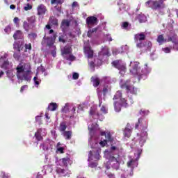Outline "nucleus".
I'll return each mask as SVG.
<instances>
[{
    "label": "nucleus",
    "mask_w": 178,
    "mask_h": 178,
    "mask_svg": "<svg viewBox=\"0 0 178 178\" xmlns=\"http://www.w3.org/2000/svg\"><path fill=\"white\" fill-rule=\"evenodd\" d=\"M41 133H42V129L41 128L38 129L35 133V138L37 141H42V140H44V138H42V136H41Z\"/></svg>",
    "instance_id": "obj_16"
},
{
    "label": "nucleus",
    "mask_w": 178,
    "mask_h": 178,
    "mask_svg": "<svg viewBox=\"0 0 178 178\" xmlns=\"http://www.w3.org/2000/svg\"><path fill=\"white\" fill-rule=\"evenodd\" d=\"M157 42H159V45H162L163 42H166V39L163 37V35H159L156 40Z\"/></svg>",
    "instance_id": "obj_26"
},
{
    "label": "nucleus",
    "mask_w": 178,
    "mask_h": 178,
    "mask_svg": "<svg viewBox=\"0 0 178 178\" xmlns=\"http://www.w3.org/2000/svg\"><path fill=\"white\" fill-rule=\"evenodd\" d=\"M24 10H31V9H33V6L30 5L29 3L26 4V6L24 8Z\"/></svg>",
    "instance_id": "obj_45"
},
{
    "label": "nucleus",
    "mask_w": 178,
    "mask_h": 178,
    "mask_svg": "<svg viewBox=\"0 0 178 178\" xmlns=\"http://www.w3.org/2000/svg\"><path fill=\"white\" fill-rule=\"evenodd\" d=\"M98 23V18L95 16H90L86 18V24L88 26H95Z\"/></svg>",
    "instance_id": "obj_8"
},
{
    "label": "nucleus",
    "mask_w": 178,
    "mask_h": 178,
    "mask_svg": "<svg viewBox=\"0 0 178 178\" xmlns=\"http://www.w3.org/2000/svg\"><path fill=\"white\" fill-rule=\"evenodd\" d=\"M61 54L62 55H70V54H72V47H65L61 51Z\"/></svg>",
    "instance_id": "obj_21"
},
{
    "label": "nucleus",
    "mask_w": 178,
    "mask_h": 178,
    "mask_svg": "<svg viewBox=\"0 0 178 178\" xmlns=\"http://www.w3.org/2000/svg\"><path fill=\"white\" fill-rule=\"evenodd\" d=\"M58 41L60 42H62L63 44H65V42H66V40L65 39V35H60L58 37Z\"/></svg>",
    "instance_id": "obj_41"
},
{
    "label": "nucleus",
    "mask_w": 178,
    "mask_h": 178,
    "mask_svg": "<svg viewBox=\"0 0 178 178\" xmlns=\"http://www.w3.org/2000/svg\"><path fill=\"white\" fill-rule=\"evenodd\" d=\"M90 168H97V166H98V163H95V162H92L89 164Z\"/></svg>",
    "instance_id": "obj_48"
},
{
    "label": "nucleus",
    "mask_w": 178,
    "mask_h": 178,
    "mask_svg": "<svg viewBox=\"0 0 178 178\" xmlns=\"http://www.w3.org/2000/svg\"><path fill=\"white\" fill-rule=\"evenodd\" d=\"M122 106H123L118 102H114V109L115 112H120L122 111Z\"/></svg>",
    "instance_id": "obj_25"
},
{
    "label": "nucleus",
    "mask_w": 178,
    "mask_h": 178,
    "mask_svg": "<svg viewBox=\"0 0 178 178\" xmlns=\"http://www.w3.org/2000/svg\"><path fill=\"white\" fill-rule=\"evenodd\" d=\"M60 161L65 168L73 163V161L70 159V154H67V156L60 159Z\"/></svg>",
    "instance_id": "obj_7"
},
{
    "label": "nucleus",
    "mask_w": 178,
    "mask_h": 178,
    "mask_svg": "<svg viewBox=\"0 0 178 178\" xmlns=\"http://www.w3.org/2000/svg\"><path fill=\"white\" fill-rule=\"evenodd\" d=\"M119 151V148H118V147L116 146H113L111 145V151Z\"/></svg>",
    "instance_id": "obj_55"
},
{
    "label": "nucleus",
    "mask_w": 178,
    "mask_h": 178,
    "mask_svg": "<svg viewBox=\"0 0 178 178\" xmlns=\"http://www.w3.org/2000/svg\"><path fill=\"white\" fill-rule=\"evenodd\" d=\"M27 87V85H24L23 86L21 87L20 89V92H23V91H24V89Z\"/></svg>",
    "instance_id": "obj_62"
},
{
    "label": "nucleus",
    "mask_w": 178,
    "mask_h": 178,
    "mask_svg": "<svg viewBox=\"0 0 178 178\" xmlns=\"http://www.w3.org/2000/svg\"><path fill=\"white\" fill-rule=\"evenodd\" d=\"M51 5H54V3H56V5H62L63 3V0H51Z\"/></svg>",
    "instance_id": "obj_37"
},
{
    "label": "nucleus",
    "mask_w": 178,
    "mask_h": 178,
    "mask_svg": "<svg viewBox=\"0 0 178 178\" xmlns=\"http://www.w3.org/2000/svg\"><path fill=\"white\" fill-rule=\"evenodd\" d=\"M102 54L104 56H111V53H109V49L107 47H104L102 51Z\"/></svg>",
    "instance_id": "obj_31"
},
{
    "label": "nucleus",
    "mask_w": 178,
    "mask_h": 178,
    "mask_svg": "<svg viewBox=\"0 0 178 178\" xmlns=\"http://www.w3.org/2000/svg\"><path fill=\"white\" fill-rule=\"evenodd\" d=\"M111 64L113 65V66L115 67V69H118L119 66L120 65V63H119V60H115L113 61Z\"/></svg>",
    "instance_id": "obj_39"
},
{
    "label": "nucleus",
    "mask_w": 178,
    "mask_h": 178,
    "mask_svg": "<svg viewBox=\"0 0 178 178\" xmlns=\"http://www.w3.org/2000/svg\"><path fill=\"white\" fill-rule=\"evenodd\" d=\"M13 58H15V59H16V60H19V59H20V54H19L17 53H14Z\"/></svg>",
    "instance_id": "obj_50"
},
{
    "label": "nucleus",
    "mask_w": 178,
    "mask_h": 178,
    "mask_svg": "<svg viewBox=\"0 0 178 178\" xmlns=\"http://www.w3.org/2000/svg\"><path fill=\"white\" fill-rule=\"evenodd\" d=\"M89 66L91 69H93V70H95V63H94V61H90L89 63Z\"/></svg>",
    "instance_id": "obj_46"
},
{
    "label": "nucleus",
    "mask_w": 178,
    "mask_h": 178,
    "mask_svg": "<svg viewBox=\"0 0 178 178\" xmlns=\"http://www.w3.org/2000/svg\"><path fill=\"white\" fill-rule=\"evenodd\" d=\"M31 72V70L25 71L22 75V79H19L18 80H25L26 81H29V80H30V78H29V73Z\"/></svg>",
    "instance_id": "obj_20"
},
{
    "label": "nucleus",
    "mask_w": 178,
    "mask_h": 178,
    "mask_svg": "<svg viewBox=\"0 0 178 178\" xmlns=\"http://www.w3.org/2000/svg\"><path fill=\"white\" fill-rule=\"evenodd\" d=\"M164 52H165V54H170V49L169 47H165L164 49Z\"/></svg>",
    "instance_id": "obj_57"
},
{
    "label": "nucleus",
    "mask_w": 178,
    "mask_h": 178,
    "mask_svg": "<svg viewBox=\"0 0 178 178\" xmlns=\"http://www.w3.org/2000/svg\"><path fill=\"white\" fill-rule=\"evenodd\" d=\"M90 115H91V116L94 115L95 114V111H94V109L91 108L89 111Z\"/></svg>",
    "instance_id": "obj_58"
},
{
    "label": "nucleus",
    "mask_w": 178,
    "mask_h": 178,
    "mask_svg": "<svg viewBox=\"0 0 178 178\" xmlns=\"http://www.w3.org/2000/svg\"><path fill=\"white\" fill-rule=\"evenodd\" d=\"M67 60H70L71 62H73L74 60H76V56H74L73 54H70L69 56L66 58Z\"/></svg>",
    "instance_id": "obj_40"
},
{
    "label": "nucleus",
    "mask_w": 178,
    "mask_h": 178,
    "mask_svg": "<svg viewBox=\"0 0 178 178\" xmlns=\"http://www.w3.org/2000/svg\"><path fill=\"white\" fill-rule=\"evenodd\" d=\"M6 75L9 78L15 77V75L13 74V70H8L6 72Z\"/></svg>",
    "instance_id": "obj_36"
},
{
    "label": "nucleus",
    "mask_w": 178,
    "mask_h": 178,
    "mask_svg": "<svg viewBox=\"0 0 178 178\" xmlns=\"http://www.w3.org/2000/svg\"><path fill=\"white\" fill-rule=\"evenodd\" d=\"M25 49H28L29 51H31V49H32L31 43L25 44Z\"/></svg>",
    "instance_id": "obj_47"
},
{
    "label": "nucleus",
    "mask_w": 178,
    "mask_h": 178,
    "mask_svg": "<svg viewBox=\"0 0 178 178\" xmlns=\"http://www.w3.org/2000/svg\"><path fill=\"white\" fill-rule=\"evenodd\" d=\"M97 31H98V28L90 29L87 33V36L89 37V38H91L92 37V34H94V33H97Z\"/></svg>",
    "instance_id": "obj_28"
},
{
    "label": "nucleus",
    "mask_w": 178,
    "mask_h": 178,
    "mask_svg": "<svg viewBox=\"0 0 178 178\" xmlns=\"http://www.w3.org/2000/svg\"><path fill=\"white\" fill-rule=\"evenodd\" d=\"M49 24H51V26H58L59 24V21L56 17L51 16L49 19Z\"/></svg>",
    "instance_id": "obj_14"
},
{
    "label": "nucleus",
    "mask_w": 178,
    "mask_h": 178,
    "mask_svg": "<svg viewBox=\"0 0 178 178\" xmlns=\"http://www.w3.org/2000/svg\"><path fill=\"white\" fill-rule=\"evenodd\" d=\"M138 70H140L138 63H135L132 68L130 70V73L132 74H138Z\"/></svg>",
    "instance_id": "obj_17"
},
{
    "label": "nucleus",
    "mask_w": 178,
    "mask_h": 178,
    "mask_svg": "<svg viewBox=\"0 0 178 178\" xmlns=\"http://www.w3.org/2000/svg\"><path fill=\"white\" fill-rule=\"evenodd\" d=\"M65 170L63 168H58L56 169V172L59 175H65Z\"/></svg>",
    "instance_id": "obj_43"
},
{
    "label": "nucleus",
    "mask_w": 178,
    "mask_h": 178,
    "mask_svg": "<svg viewBox=\"0 0 178 178\" xmlns=\"http://www.w3.org/2000/svg\"><path fill=\"white\" fill-rule=\"evenodd\" d=\"M14 23H15V24H17V23H19V17H15L13 19Z\"/></svg>",
    "instance_id": "obj_60"
},
{
    "label": "nucleus",
    "mask_w": 178,
    "mask_h": 178,
    "mask_svg": "<svg viewBox=\"0 0 178 178\" xmlns=\"http://www.w3.org/2000/svg\"><path fill=\"white\" fill-rule=\"evenodd\" d=\"M122 90H126L127 94L137 95L138 90L134 86L130 84V81H127L120 85Z\"/></svg>",
    "instance_id": "obj_2"
},
{
    "label": "nucleus",
    "mask_w": 178,
    "mask_h": 178,
    "mask_svg": "<svg viewBox=\"0 0 178 178\" xmlns=\"http://www.w3.org/2000/svg\"><path fill=\"white\" fill-rule=\"evenodd\" d=\"M122 98V91L118 90L115 93V95L113 97V99H120Z\"/></svg>",
    "instance_id": "obj_35"
},
{
    "label": "nucleus",
    "mask_w": 178,
    "mask_h": 178,
    "mask_svg": "<svg viewBox=\"0 0 178 178\" xmlns=\"http://www.w3.org/2000/svg\"><path fill=\"white\" fill-rule=\"evenodd\" d=\"M29 38H33V40H35L37 38V33H31L29 34Z\"/></svg>",
    "instance_id": "obj_44"
},
{
    "label": "nucleus",
    "mask_w": 178,
    "mask_h": 178,
    "mask_svg": "<svg viewBox=\"0 0 178 178\" xmlns=\"http://www.w3.org/2000/svg\"><path fill=\"white\" fill-rule=\"evenodd\" d=\"M137 19L138 20L139 23H145L147 17H145L144 15H139L137 17Z\"/></svg>",
    "instance_id": "obj_29"
},
{
    "label": "nucleus",
    "mask_w": 178,
    "mask_h": 178,
    "mask_svg": "<svg viewBox=\"0 0 178 178\" xmlns=\"http://www.w3.org/2000/svg\"><path fill=\"white\" fill-rule=\"evenodd\" d=\"M147 8H151L153 10H158L165 8V3H161L159 0H148L145 2Z\"/></svg>",
    "instance_id": "obj_1"
},
{
    "label": "nucleus",
    "mask_w": 178,
    "mask_h": 178,
    "mask_svg": "<svg viewBox=\"0 0 178 178\" xmlns=\"http://www.w3.org/2000/svg\"><path fill=\"white\" fill-rule=\"evenodd\" d=\"M177 35H176V34L172 35V37H169L168 39V42L171 41V42H173V44L175 42H177Z\"/></svg>",
    "instance_id": "obj_33"
},
{
    "label": "nucleus",
    "mask_w": 178,
    "mask_h": 178,
    "mask_svg": "<svg viewBox=\"0 0 178 178\" xmlns=\"http://www.w3.org/2000/svg\"><path fill=\"white\" fill-rule=\"evenodd\" d=\"M138 165V161L136 159H131L129 161L127 162V166L128 168H132V169H134L135 166H137Z\"/></svg>",
    "instance_id": "obj_15"
},
{
    "label": "nucleus",
    "mask_w": 178,
    "mask_h": 178,
    "mask_svg": "<svg viewBox=\"0 0 178 178\" xmlns=\"http://www.w3.org/2000/svg\"><path fill=\"white\" fill-rule=\"evenodd\" d=\"M108 177H109V178H115V175H113L112 173L108 174Z\"/></svg>",
    "instance_id": "obj_63"
},
{
    "label": "nucleus",
    "mask_w": 178,
    "mask_h": 178,
    "mask_svg": "<svg viewBox=\"0 0 178 178\" xmlns=\"http://www.w3.org/2000/svg\"><path fill=\"white\" fill-rule=\"evenodd\" d=\"M51 55H52V56H53L54 58H56V51L52 50L51 52Z\"/></svg>",
    "instance_id": "obj_59"
},
{
    "label": "nucleus",
    "mask_w": 178,
    "mask_h": 178,
    "mask_svg": "<svg viewBox=\"0 0 178 178\" xmlns=\"http://www.w3.org/2000/svg\"><path fill=\"white\" fill-rule=\"evenodd\" d=\"M92 157V151H90L88 154V158L89 159H91Z\"/></svg>",
    "instance_id": "obj_64"
},
{
    "label": "nucleus",
    "mask_w": 178,
    "mask_h": 178,
    "mask_svg": "<svg viewBox=\"0 0 178 178\" xmlns=\"http://www.w3.org/2000/svg\"><path fill=\"white\" fill-rule=\"evenodd\" d=\"M51 147V140L46 139L43 143H41L40 145V149H42V151H48Z\"/></svg>",
    "instance_id": "obj_9"
},
{
    "label": "nucleus",
    "mask_w": 178,
    "mask_h": 178,
    "mask_svg": "<svg viewBox=\"0 0 178 178\" xmlns=\"http://www.w3.org/2000/svg\"><path fill=\"white\" fill-rule=\"evenodd\" d=\"M13 49L17 51V52H20V51H22V45L17 42H15L13 44Z\"/></svg>",
    "instance_id": "obj_34"
},
{
    "label": "nucleus",
    "mask_w": 178,
    "mask_h": 178,
    "mask_svg": "<svg viewBox=\"0 0 178 178\" xmlns=\"http://www.w3.org/2000/svg\"><path fill=\"white\" fill-rule=\"evenodd\" d=\"M23 27H24L25 31H29V30H30V29H33V26L26 21L24 22Z\"/></svg>",
    "instance_id": "obj_30"
},
{
    "label": "nucleus",
    "mask_w": 178,
    "mask_h": 178,
    "mask_svg": "<svg viewBox=\"0 0 178 178\" xmlns=\"http://www.w3.org/2000/svg\"><path fill=\"white\" fill-rule=\"evenodd\" d=\"M122 27V29H127V27H129V22H123Z\"/></svg>",
    "instance_id": "obj_53"
},
{
    "label": "nucleus",
    "mask_w": 178,
    "mask_h": 178,
    "mask_svg": "<svg viewBox=\"0 0 178 178\" xmlns=\"http://www.w3.org/2000/svg\"><path fill=\"white\" fill-rule=\"evenodd\" d=\"M106 140L108 141V143H112L113 141V138H112V135L110 132H106Z\"/></svg>",
    "instance_id": "obj_32"
},
{
    "label": "nucleus",
    "mask_w": 178,
    "mask_h": 178,
    "mask_svg": "<svg viewBox=\"0 0 178 178\" xmlns=\"http://www.w3.org/2000/svg\"><path fill=\"white\" fill-rule=\"evenodd\" d=\"M72 79L74 80H77V79H79V73L74 72L73 74H72Z\"/></svg>",
    "instance_id": "obj_51"
},
{
    "label": "nucleus",
    "mask_w": 178,
    "mask_h": 178,
    "mask_svg": "<svg viewBox=\"0 0 178 178\" xmlns=\"http://www.w3.org/2000/svg\"><path fill=\"white\" fill-rule=\"evenodd\" d=\"M65 148L63 147H58L57 149V151H59L60 154H64L65 151H64Z\"/></svg>",
    "instance_id": "obj_56"
},
{
    "label": "nucleus",
    "mask_w": 178,
    "mask_h": 178,
    "mask_svg": "<svg viewBox=\"0 0 178 178\" xmlns=\"http://www.w3.org/2000/svg\"><path fill=\"white\" fill-rule=\"evenodd\" d=\"M38 16H42L47 13V7L44 4H40L37 8Z\"/></svg>",
    "instance_id": "obj_11"
},
{
    "label": "nucleus",
    "mask_w": 178,
    "mask_h": 178,
    "mask_svg": "<svg viewBox=\"0 0 178 178\" xmlns=\"http://www.w3.org/2000/svg\"><path fill=\"white\" fill-rule=\"evenodd\" d=\"M70 23H72V20L64 19L62 20L60 24V29L63 34H66V31L69 27H70Z\"/></svg>",
    "instance_id": "obj_5"
},
{
    "label": "nucleus",
    "mask_w": 178,
    "mask_h": 178,
    "mask_svg": "<svg viewBox=\"0 0 178 178\" xmlns=\"http://www.w3.org/2000/svg\"><path fill=\"white\" fill-rule=\"evenodd\" d=\"M101 111L102 112H103V113H106V108H105V106H102Z\"/></svg>",
    "instance_id": "obj_61"
},
{
    "label": "nucleus",
    "mask_w": 178,
    "mask_h": 178,
    "mask_svg": "<svg viewBox=\"0 0 178 178\" xmlns=\"http://www.w3.org/2000/svg\"><path fill=\"white\" fill-rule=\"evenodd\" d=\"M99 144L102 147H105V145H106V144H108V141L106 140H102L99 142Z\"/></svg>",
    "instance_id": "obj_49"
},
{
    "label": "nucleus",
    "mask_w": 178,
    "mask_h": 178,
    "mask_svg": "<svg viewBox=\"0 0 178 178\" xmlns=\"http://www.w3.org/2000/svg\"><path fill=\"white\" fill-rule=\"evenodd\" d=\"M173 49H175V51H178V41L174 43Z\"/></svg>",
    "instance_id": "obj_54"
},
{
    "label": "nucleus",
    "mask_w": 178,
    "mask_h": 178,
    "mask_svg": "<svg viewBox=\"0 0 178 178\" xmlns=\"http://www.w3.org/2000/svg\"><path fill=\"white\" fill-rule=\"evenodd\" d=\"M120 101H121V105L122 106H125V108L127 107L128 104H127V100H126V99L121 98Z\"/></svg>",
    "instance_id": "obj_42"
},
{
    "label": "nucleus",
    "mask_w": 178,
    "mask_h": 178,
    "mask_svg": "<svg viewBox=\"0 0 178 178\" xmlns=\"http://www.w3.org/2000/svg\"><path fill=\"white\" fill-rule=\"evenodd\" d=\"M16 76L19 80V79H22V76L23 75V74L24 73V66L23 65H17L16 67Z\"/></svg>",
    "instance_id": "obj_10"
},
{
    "label": "nucleus",
    "mask_w": 178,
    "mask_h": 178,
    "mask_svg": "<svg viewBox=\"0 0 178 178\" xmlns=\"http://www.w3.org/2000/svg\"><path fill=\"white\" fill-rule=\"evenodd\" d=\"M33 80H34V83H35V86H40V81H38V77L35 76L33 78Z\"/></svg>",
    "instance_id": "obj_52"
},
{
    "label": "nucleus",
    "mask_w": 178,
    "mask_h": 178,
    "mask_svg": "<svg viewBox=\"0 0 178 178\" xmlns=\"http://www.w3.org/2000/svg\"><path fill=\"white\" fill-rule=\"evenodd\" d=\"M139 126H140L143 130L147 129L148 127V121L143 118H139L138 122L135 125V129H138Z\"/></svg>",
    "instance_id": "obj_6"
},
{
    "label": "nucleus",
    "mask_w": 178,
    "mask_h": 178,
    "mask_svg": "<svg viewBox=\"0 0 178 178\" xmlns=\"http://www.w3.org/2000/svg\"><path fill=\"white\" fill-rule=\"evenodd\" d=\"M14 40H23V32L21 31H16L13 35Z\"/></svg>",
    "instance_id": "obj_18"
},
{
    "label": "nucleus",
    "mask_w": 178,
    "mask_h": 178,
    "mask_svg": "<svg viewBox=\"0 0 178 178\" xmlns=\"http://www.w3.org/2000/svg\"><path fill=\"white\" fill-rule=\"evenodd\" d=\"M63 136L65 140H72V132L71 131H65L63 132Z\"/></svg>",
    "instance_id": "obj_22"
},
{
    "label": "nucleus",
    "mask_w": 178,
    "mask_h": 178,
    "mask_svg": "<svg viewBox=\"0 0 178 178\" xmlns=\"http://www.w3.org/2000/svg\"><path fill=\"white\" fill-rule=\"evenodd\" d=\"M90 81L92 83L93 87H98L101 84V79L97 76H92L90 78Z\"/></svg>",
    "instance_id": "obj_12"
},
{
    "label": "nucleus",
    "mask_w": 178,
    "mask_h": 178,
    "mask_svg": "<svg viewBox=\"0 0 178 178\" xmlns=\"http://www.w3.org/2000/svg\"><path fill=\"white\" fill-rule=\"evenodd\" d=\"M117 69H118V70H120V72H124V73L127 70L126 65H123V64H120V66Z\"/></svg>",
    "instance_id": "obj_38"
},
{
    "label": "nucleus",
    "mask_w": 178,
    "mask_h": 178,
    "mask_svg": "<svg viewBox=\"0 0 178 178\" xmlns=\"http://www.w3.org/2000/svg\"><path fill=\"white\" fill-rule=\"evenodd\" d=\"M129 127H130V123L127 124V127L124 130V136L127 138H130L131 136V129Z\"/></svg>",
    "instance_id": "obj_13"
},
{
    "label": "nucleus",
    "mask_w": 178,
    "mask_h": 178,
    "mask_svg": "<svg viewBox=\"0 0 178 178\" xmlns=\"http://www.w3.org/2000/svg\"><path fill=\"white\" fill-rule=\"evenodd\" d=\"M109 162L113 169H115V170H119V168H120V162L119 161V158L111 156L109 157Z\"/></svg>",
    "instance_id": "obj_4"
},
{
    "label": "nucleus",
    "mask_w": 178,
    "mask_h": 178,
    "mask_svg": "<svg viewBox=\"0 0 178 178\" xmlns=\"http://www.w3.org/2000/svg\"><path fill=\"white\" fill-rule=\"evenodd\" d=\"M28 23L32 26V29H34L35 27V22H37V19H35V16H31L27 18Z\"/></svg>",
    "instance_id": "obj_19"
},
{
    "label": "nucleus",
    "mask_w": 178,
    "mask_h": 178,
    "mask_svg": "<svg viewBox=\"0 0 178 178\" xmlns=\"http://www.w3.org/2000/svg\"><path fill=\"white\" fill-rule=\"evenodd\" d=\"M86 52L89 59L91 58H94V50L92 49L90 47L87 48V49L86 50Z\"/></svg>",
    "instance_id": "obj_24"
},
{
    "label": "nucleus",
    "mask_w": 178,
    "mask_h": 178,
    "mask_svg": "<svg viewBox=\"0 0 178 178\" xmlns=\"http://www.w3.org/2000/svg\"><path fill=\"white\" fill-rule=\"evenodd\" d=\"M58 108V104L56 103H50L49 106L47 107L48 111H51L54 112L56 109Z\"/></svg>",
    "instance_id": "obj_27"
},
{
    "label": "nucleus",
    "mask_w": 178,
    "mask_h": 178,
    "mask_svg": "<svg viewBox=\"0 0 178 178\" xmlns=\"http://www.w3.org/2000/svg\"><path fill=\"white\" fill-rule=\"evenodd\" d=\"M145 38V34L143 32L134 35V41L136 43L137 48H144L145 47V43L143 42Z\"/></svg>",
    "instance_id": "obj_3"
},
{
    "label": "nucleus",
    "mask_w": 178,
    "mask_h": 178,
    "mask_svg": "<svg viewBox=\"0 0 178 178\" xmlns=\"http://www.w3.org/2000/svg\"><path fill=\"white\" fill-rule=\"evenodd\" d=\"M66 129H67V125H66V122H60L58 127L59 131L64 133V131H66Z\"/></svg>",
    "instance_id": "obj_23"
}]
</instances>
